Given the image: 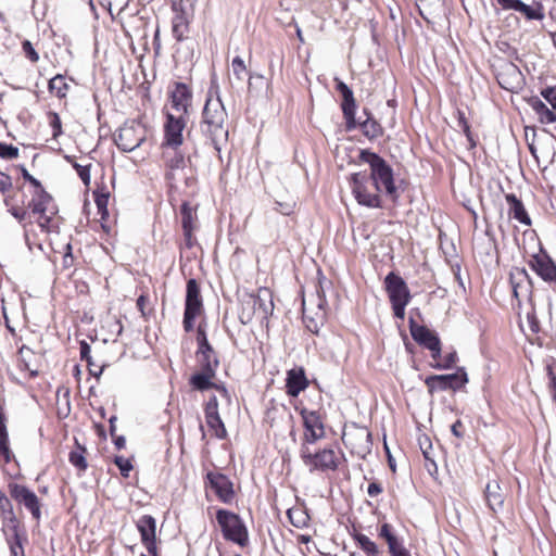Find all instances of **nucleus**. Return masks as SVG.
Here are the masks:
<instances>
[{"label":"nucleus","mask_w":556,"mask_h":556,"mask_svg":"<svg viewBox=\"0 0 556 556\" xmlns=\"http://www.w3.org/2000/svg\"><path fill=\"white\" fill-rule=\"evenodd\" d=\"M227 121L228 114L219 93L216 91L215 97L210 94L202 112L200 129L217 151H220V144L228 140Z\"/></svg>","instance_id":"f257e3e1"},{"label":"nucleus","mask_w":556,"mask_h":556,"mask_svg":"<svg viewBox=\"0 0 556 556\" xmlns=\"http://www.w3.org/2000/svg\"><path fill=\"white\" fill-rule=\"evenodd\" d=\"M359 160L367 163L370 167L368 177L371 187L377 192L384 191L391 199L397 198V191L394 184L393 169L384 159L369 150H361Z\"/></svg>","instance_id":"f03ea898"},{"label":"nucleus","mask_w":556,"mask_h":556,"mask_svg":"<svg viewBox=\"0 0 556 556\" xmlns=\"http://www.w3.org/2000/svg\"><path fill=\"white\" fill-rule=\"evenodd\" d=\"M384 287L394 316L399 319H404L405 308L412 300L407 283L401 276L391 271L384 278Z\"/></svg>","instance_id":"7ed1b4c3"},{"label":"nucleus","mask_w":556,"mask_h":556,"mask_svg":"<svg viewBox=\"0 0 556 556\" xmlns=\"http://www.w3.org/2000/svg\"><path fill=\"white\" fill-rule=\"evenodd\" d=\"M300 456L303 464L313 471H336L340 465V459L332 448H323L312 452L309 446L302 444Z\"/></svg>","instance_id":"20e7f679"},{"label":"nucleus","mask_w":556,"mask_h":556,"mask_svg":"<svg viewBox=\"0 0 556 556\" xmlns=\"http://www.w3.org/2000/svg\"><path fill=\"white\" fill-rule=\"evenodd\" d=\"M352 193L359 205L379 208L382 207V201L379 192L370 186V178L366 173H354L350 177Z\"/></svg>","instance_id":"39448f33"},{"label":"nucleus","mask_w":556,"mask_h":556,"mask_svg":"<svg viewBox=\"0 0 556 556\" xmlns=\"http://www.w3.org/2000/svg\"><path fill=\"white\" fill-rule=\"evenodd\" d=\"M342 441L351 453L359 458L364 459L371 452V432L366 427L356 424L346 426L342 433Z\"/></svg>","instance_id":"423d86ee"},{"label":"nucleus","mask_w":556,"mask_h":556,"mask_svg":"<svg viewBox=\"0 0 556 556\" xmlns=\"http://www.w3.org/2000/svg\"><path fill=\"white\" fill-rule=\"evenodd\" d=\"M216 520L226 540L232 541L241 546L248 542V531L238 515L219 509L216 513Z\"/></svg>","instance_id":"0eeeda50"},{"label":"nucleus","mask_w":556,"mask_h":556,"mask_svg":"<svg viewBox=\"0 0 556 556\" xmlns=\"http://www.w3.org/2000/svg\"><path fill=\"white\" fill-rule=\"evenodd\" d=\"M203 312V301L199 283L195 279H189L186 288V303L184 312V329L190 332L194 328V319Z\"/></svg>","instance_id":"6e6552de"},{"label":"nucleus","mask_w":556,"mask_h":556,"mask_svg":"<svg viewBox=\"0 0 556 556\" xmlns=\"http://www.w3.org/2000/svg\"><path fill=\"white\" fill-rule=\"evenodd\" d=\"M144 126L136 121L126 122L117 131L114 141L117 148L124 152H131L146 140Z\"/></svg>","instance_id":"1a4fd4ad"},{"label":"nucleus","mask_w":556,"mask_h":556,"mask_svg":"<svg viewBox=\"0 0 556 556\" xmlns=\"http://www.w3.org/2000/svg\"><path fill=\"white\" fill-rule=\"evenodd\" d=\"M325 304L326 300L320 295L319 291H317L316 296L312 295L308 299H303V319L306 328L312 333H318L324 324L326 318Z\"/></svg>","instance_id":"9d476101"},{"label":"nucleus","mask_w":556,"mask_h":556,"mask_svg":"<svg viewBox=\"0 0 556 556\" xmlns=\"http://www.w3.org/2000/svg\"><path fill=\"white\" fill-rule=\"evenodd\" d=\"M468 382V376L464 367L448 375H432L426 378L425 383L430 394L438 391L459 390Z\"/></svg>","instance_id":"9b49d317"},{"label":"nucleus","mask_w":556,"mask_h":556,"mask_svg":"<svg viewBox=\"0 0 556 556\" xmlns=\"http://www.w3.org/2000/svg\"><path fill=\"white\" fill-rule=\"evenodd\" d=\"M192 93L186 84L175 83L170 91V100L166 105V114L188 117V110L191 105Z\"/></svg>","instance_id":"f8f14e48"},{"label":"nucleus","mask_w":556,"mask_h":556,"mask_svg":"<svg viewBox=\"0 0 556 556\" xmlns=\"http://www.w3.org/2000/svg\"><path fill=\"white\" fill-rule=\"evenodd\" d=\"M188 117L174 114H166V123L164 125L163 149L178 148L184 142L182 131L187 125Z\"/></svg>","instance_id":"ddd939ff"},{"label":"nucleus","mask_w":556,"mask_h":556,"mask_svg":"<svg viewBox=\"0 0 556 556\" xmlns=\"http://www.w3.org/2000/svg\"><path fill=\"white\" fill-rule=\"evenodd\" d=\"M409 330L413 339L424 348L431 351L433 359L441 356V341L439 337L425 326H419L413 318L409 319Z\"/></svg>","instance_id":"4468645a"},{"label":"nucleus","mask_w":556,"mask_h":556,"mask_svg":"<svg viewBox=\"0 0 556 556\" xmlns=\"http://www.w3.org/2000/svg\"><path fill=\"white\" fill-rule=\"evenodd\" d=\"M9 491L11 497L14 498L18 504L24 505V507L30 511L35 520H40L41 504L38 496L31 490L22 484L11 483L9 485Z\"/></svg>","instance_id":"2eb2a0df"},{"label":"nucleus","mask_w":556,"mask_h":556,"mask_svg":"<svg viewBox=\"0 0 556 556\" xmlns=\"http://www.w3.org/2000/svg\"><path fill=\"white\" fill-rule=\"evenodd\" d=\"M300 414L305 428L304 441L302 444H306L308 446L309 444H314L318 440L323 439L325 437V428L319 413L303 408Z\"/></svg>","instance_id":"dca6fc26"},{"label":"nucleus","mask_w":556,"mask_h":556,"mask_svg":"<svg viewBox=\"0 0 556 556\" xmlns=\"http://www.w3.org/2000/svg\"><path fill=\"white\" fill-rule=\"evenodd\" d=\"M142 544L151 556H157L156 547V520L151 515L141 516L137 523Z\"/></svg>","instance_id":"f3484780"},{"label":"nucleus","mask_w":556,"mask_h":556,"mask_svg":"<svg viewBox=\"0 0 556 556\" xmlns=\"http://www.w3.org/2000/svg\"><path fill=\"white\" fill-rule=\"evenodd\" d=\"M52 202V197L45 190L42 186L33 190V198L28 202V208L34 214L39 215V225L45 228L48 227L51 218L47 215L49 205Z\"/></svg>","instance_id":"a211bd4d"},{"label":"nucleus","mask_w":556,"mask_h":556,"mask_svg":"<svg viewBox=\"0 0 556 556\" xmlns=\"http://www.w3.org/2000/svg\"><path fill=\"white\" fill-rule=\"evenodd\" d=\"M163 159L165 164V179L170 186L177 181V173L186 167L185 155L178 151V148L163 149Z\"/></svg>","instance_id":"6ab92c4d"},{"label":"nucleus","mask_w":556,"mask_h":556,"mask_svg":"<svg viewBox=\"0 0 556 556\" xmlns=\"http://www.w3.org/2000/svg\"><path fill=\"white\" fill-rule=\"evenodd\" d=\"M337 81V90L341 93L343 101H342V112L344 115V118L346 121V127L348 129L355 128L356 121H355V112H356V102L353 96L352 89L344 84L343 81L336 78Z\"/></svg>","instance_id":"aec40b11"},{"label":"nucleus","mask_w":556,"mask_h":556,"mask_svg":"<svg viewBox=\"0 0 556 556\" xmlns=\"http://www.w3.org/2000/svg\"><path fill=\"white\" fill-rule=\"evenodd\" d=\"M530 265L544 281L556 285V264L549 255L544 252L535 254L533 255Z\"/></svg>","instance_id":"412c9836"},{"label":"nucleus","mask_w":556,"mask_h":556,"mask_svg":"<svg viewBox=\"0 0 556 556\" xmlns=\"http://www.w3.org/2000/svg\"><path fill=\"white\" fill-rule=\"evenodd\" d=\"M206 478L211 488L224 503H230L233 498L232 482L223 473L208 472Z\"/></svg>","instance_id":"4be33fe9"},{"label":"nucleus","mask_w":556,"mask_h":556,"mask_svg":"<svg viewBox=\"0 0 556 556\" xmlns=\"http://www.w3.org/2000/svg\"><path fill=\"white\" fill-rule=\"evenodd\" d=\"M308 387V379L303 367H294L287 371V393L295 397Z\"/></svg>","instance_id":"5701e85b"},{"label":"nucleus","mask_w":556,"mask_h":556,"mask_svg":"<svg viewBox=\"0 0 556 556\" xmlns=\"http://www.w3.org/2000/svg\"><path fill=\"white\" fill-rule=\"evenodd\" d=\"M379 536L386 540L390 556H412L409 551L392 533L391 526L389 523H383L380 527Z\"/></svg>","instance_id":"b1692460"},{"label":"nucleus","mask_w":556,"mask_h":556,"mask_svg":"<svg viewBox=\"0 0 556 556\" xmlns=\"http://www.w3.org/2000/svg\"><path fill=\"white\" fill-rule=\"evenodd\" d=\"M0 514L3 522V530L9 529L17 536V519L13 506L7 495L0 492Z\"/></svg>","instance_id":"393cba45"},{"label":"nucleus","mask_w":556,"mask_h":556,"mask_svg":"<svg viewBox=\"0 0 556 556\" xmlns=\"http://www.w3.org/2000/svg\"><path fill=\"white\" fill-rule=\"evenodd\" d=\"M264 295L268 296L269 300L263 299L261 294L257 296H250L249 304L251 303L253 308V315L258 319H265L273 311V302L270 300L269 293L267 290L263 291Z\"/></svg>","instance_id":"a878e982"},{"label":"nucleus","mask_w":556,"mask_h":556,"mask_svg":"<svg viewBox=\"0 0 556 556\" xmlns=\"http://www.w3.org/2000/svg\"><path fill=\"white\" fill-rule=\"evenodd\" d=\"M505 495L501 490L500 483L497 480L490 481L485 486V500L489 507L496 511L502 508L504 503Z\"/></svg>","instance_id":"bb28decb"},{"label":"nucleus","mask_w":556,"mask_h":556,"mask_svg":"<svg viewBox=\"0 0 556 556\" xmlns=\"http://www.w3.org/2000/svg\"><path fill=\"white\" fill-rule=\"evenodd\" d=\"M528 279V273L525 268H516L510 274V283L513 288L514 296L520 301V298L525 296L529 291V286H523V282Z\"/></svg>","instance_id":"cd10ccee"},{"label":"nucleus","mask_w":556,"mask_h":556,"mask_svg":"<svg viewBox=\"0 0 556 556\" xmlns=\"http://www.w3.org/2000/svg\"><path fill=\"white\" fill-rule=\"evenodd\" d=\"M20 368L29 372V377L38 376V369L34 367L35 353L27 345H22L18 350Z\"/></svg>","instance_id":"c85d7f7f"},{"label":"nucleus","mask_w":556,"mask_h":556,"mask_svg":"<svg viewBox=\"0 0 556 556\" xmlns=\"http://www.w3.org/2000/svg\"><path fill=\"white\" fill-rule=\"evenodd\" d=\"M215 376L216 374H211L201 369L200 372H195L191 376L189 382L194 390L203 392L213 389L215 386V382H213Z\"/></svg>","instance_id":"c756f323"},{"label":"nucleus","mask_w":556,"mask_h":556,"mask_svg":"<svg viewBox=\"0 0 556 556\" xmlns=\"http://www.w3.org/2000/svg\"><path fill=\"white\" fill-rule=\"evenodd\" d=\"M506 201L510 204V212L515 219H517L523 225H531V219L527 214L522 202L519 199H517L515 194H506Z\"/></svg>","instance_id":"7c9ffc66"},{"label":"nucleus","mask_w":556,"mask_h":556,"mask_svg":"<svg viewBox=\"0 0 556 556\" xmlns=\"http://www.w3.org/2000/svg\"><path fill=\"white\" fill-rule=\"evenodd\" d=\"M367 118L359 123L363 134L369 139H376L383 135V128L381 125L374 119L366 111Z\"/></svg>","instance_id":"2f4dec72"},{"label":"nucleus","mask_w":556,"mask_h":556,"mask_svg":"<svg viewBox=\"0 0 556 556\" xmlns=\"http://www.w3.org/2000/svg\"><path fill=\"white\" fill-rule=\"evenodd\" d=\"M529 104L531 105L533 111L539 115L540 121L542 123L551 124L556 122V118L554 117L552 110L548 109L547 105L539 98L530 99Z\"/></svg>","instance_id":"473e14b6"},{"label":"nucleus","mask_w":556,"mask_h":556,"mask_svg":"<svg viewBox=\"0 0 556 556\" xmlns=\"http://www.w3.org/2000/svg\"><path fill=\"white\" fill-rule=\"evenodd\" d=\"M498 75H505V77L509 78L508 88H519L523 81L522 73L513 63H506Z\"/></svg>","instance_id":"72a5a7b5"},{"label":"nucleus","mask_w":556,"mask_h":556,"mask_svg":"<svg viewBox=\"0 0 556 556\" xmlns=\"http://www.w3.org/2000/svg\"><path fill=\"white\" fill-rule=\"evenodd\" d=\"M188 16L186 12H177L173 18V35L174 37L180 41L185 38V35L188 33Z\"/></svg>","instance_id":"f704fd0d"},{"label":"nucleus","mask_w":556,"mask_h":556,"mask_svg":"<svg viewBox=\"0 0 556 556\" xmlns=\"http://www.w3.org/2000/svg\"><path fill=\"white\" fill-rule=\"evenodd\" d=\"M515 11L521 13L529 21H542L544 18L543 5L541 3L528 5L521 1Z\"/></svg>","instance_id":"c9c22d12"},{"label":"nucleus","mask_w":556,"mask_h":556,"mask_svg":"<svg viewBox=\"0 0 556 556\" xmlns=\"http://www.w3.org/2000/svg\"><path fill=\"white\" fill-rule=\"evenodd\" d=\"M86 448L76 441V447L68 454L70 463L80 471H85L88 467L86 459Z\"/></svg>","instance_id":"e433bc0d"},{"label":"nucleus","mask_w":556,"mask_h":556,"mask_svg":"<svg viewBox=\"0 0 556 556\" xmlns=\"http://www.w3.org/2000/svg\"><path fill=\"white\" fill-rule=\"evenodd\" d=\"M197 359L202 370H205L211 374H216L217 368L219 366V361L215 351L210 354L197 353Z\"/></svg>","instance_id":"4c0bfd02"},{"label":"nucleus","mask_w":556,"mask_h":556,"mask_svg":"<svg viewBox=\"0 0 556 556\" xmlns=\"http://www.w3.org/2000/svg\"><path fill=\"white\" fill-rule=\"evenodd\" d=\"M355 541L358 543L361 548L368 555V556H378L380 554V548L378 545L371 541L367 535L362 533L354 534Z\"/></svg>","instance_id":"58836bf2"},{"label":"nucleus","mask_w":556,"mask_h":556,"mask_svg":"<svg viewBox=\"0 0 556 556\" xmlns=\"http://www.w3.org/2000/svg\"><path fill=\"white\" fill-rule=\"evenodd\" d=\"M49 90L51 93H54L58 98H65L68 85L65 81V78L62 75H56L49 81Z\"/></svg>","instance_id":"ea45409f"},{"label":"nucleus","mask_w":556,"mask_h":556,"mask_svg":"<svg viewBox=\"0 0 556 556\" xmlns=\"http://www.w3.org/2000/svg\"><path fill=\"white\" fill-rule=\"evenodd\" d=\"M205 420H206L208 428L214 431V434L218 439L226 438L227 431H226L225 425H224L219 414L205 416Z\"/></svg>","instance_id":"a19ab883"},{"label":"nucleus","mask_w":556,"mask_h":556,"mask_svg":"<svg viewBox=\"0 0 556 556\" xmlns=\"http://www.w3.org/2000/svg\"><path fill=\"white\" fill-rule=\"evenodd\" d=\"M287 515L290 519V522L296 528L305 527L309 519L308 515L301 508L288 509Z\"/></svg>","instance_id":"79ce46f5"},{"label":"nucleus","mask_w":556,"mask_h":556,"mask_svg":"<svg viewBox=\"0 0 556 556\" xmlns=\"http://www.w3.org/2000/svg\"><path fill=\"white\" fill-rule=\"evenodd\" d=\"M180 214H181V226L182 230H193V222L195 217V213L193 210L189 206L188 203H184L180 207Z\"/></svg>","instance_id":"37998d69"},{"label":"nucleus","mask_w":556,"mask_h":556,"mask_svg":"<svg viewBox=\"0 0 556 556\" xmlns=\"http://www.w3.org/2000/svg\"><path fill=\"white\" fill-rule=\"evenodd\" d=\"M418 444L426 460L435 467V463L433 459V448L430 438L427 434H420L418 437Z\"/></svg>","instance_id":"c03bdc74"},{"label":"nucleus","mask_w":556,"mask_h":556,"mask_svg":"<svg viewBox=\"0 0 556 556\" xmlns=\"http://www.w3.org/2000/svg\"><path fill=\"white\" fill-rule=\"evenodd\" d=\"M79 345H80L79 346V349H80V358L87 362L90 375H92L96 378H99L100 375L102 374V368H100L99 370H96V369L92 368V358H91V355H90V345L85 340L80 341Z\"/></svg>","instance_id":"a18cd8bd"},{"label":"nucleus","mask_w":556,"mask_h":556,"mask_svg":"<svg viewBox=\"0 0 556 556\" xmlns=\"http://www.w3.org/2000/svg\"><path fill=\"white\" fill-rule=\"evenodd\" d=\"M65 159L67 162L72 163L75 168L77 175L81 179L85 186H89L90 184V165H80L73 161L72 156L66 155Z\"/></svg>","instance_id":"49530a36"},{"label":"nucleus","mask_w":556,"mask_h":556,"mask_svg":"<svg viewBox=\"0 0 556 556\" xmlns=\"http://www.w3.org/2000/svg\"><path fill=\"white\" fill-rule=\"evenodd\" d=\"M434 365H432L435 369H450L452 368L456 362H457V354L455 351L447 353L445 356L439 358Z\"/></svg>","instance_id":"de8ad7c7"},{"label":"nucleus","mask_w":556,"mask_h":556,"mask_svg":"<svg viewBox=\"0 0 556 556\" xmlns=\"http://www.w3.org/2000/svg\"><path fill=\"white\" fill-rule=\"evenodd\" d=\"M94 202L98 207V212L101 214V217L104 218L108 215L109 193L94 192Z\"/></svg>","instance_id":"09e8293b"},{"label":"nucleus","mask_w":556,"mask_h":556,"mask_svg":"<svg viewBox=\"0 0 556 556\" xmlns=\"http://www.w3.org/2000/svg\"><path fill=\"white\" fill-rule=\"evenodd\" d=\"M417 5L419 8L420 14L425 15V13H432L434 9H437L441 0H416Z\"/></svg>","instance_id":"8fccbe9b"},{"label":"nucleus","mask_w":556,"mask_h":556,"mask_svg":"<svg viewBox=\"0 0 556 556\" xmlns=\"http://www.w3.org/2000/svg\"><path fill=\"white\" fill-rule=\"evenodd\" d=\"M0 156L7 160L16 159L18 156V148L0 142Z\"/></svg>","instance_id":"3c124183"},{"label":"nucleus","mask_w":556,"mask_h":556,"mask_svg":"<svg viewBox=\"0 0 556 556\" xmlns=\"http://www.w3.org/2000/svg\"><path fill=\"white\" fill-rule=\"evenodd\" d=\"M114 464L118 467L121 470V475L123 477H128L129 472L132 469V465L129 459L123 457V456H116L114 458Z\"/></svg>","instance_id":"603ef678"},{"label":"nucleus","mask_w":556,"mask_h":556,"mask_svg":"<svg viewBox=\"0 0 556 556\" xmlns=\"http://www.w3.org/2000/svg\"><path fill=\"white\" fill-rule=\"evenodd\" d=\"M231 67H232L233 74L237 76V78L242 80L243 75L247 70L244 61L240 56H236L231 61Z\"/></svg>","instance_id":"864d4df0"},{"label":"nucleus","mask_w":556,"mask_h":556,"mask_svg":"<svg viewBox=\"0 0 556 556\" xmlns=\"http://www.w3.org/2000/svg\"><path fill=\"white\" fill-rule=\"evenodd\" d=\"M22 49L25 55L33 62L36 63L39 60V54L34 49L31 42L29 40H24L22 42Z\"/></svg>","instance_id":"5fc2aeb1"},{"label":"nucleus","mask_w":556,"mask_h":556,"mask_svg":"<svg viewBox=\"0 0 556 556\" xmlns=\"http://www.w3.org/2000/svg\"><path fill=\"white\" fill-rule=\"evenodd\" d=\"M49 118H50V126L53 129V137L56 138L62 134L61 118H60L59 114L55 112H50Z\"/></svg>","instance_id":"6e6d98bb"},{"label":"nucleus","mask_w":556,"mask_h":556,"mask_svg":"<svg viewBox=\"0 0 556 556\" xmlns=\"http://www.w3.org/2000/svg\"><path fill=\"white\" fill-rule=\"evenodd\" d=\"M293 208H294V202H279V201L275 202L274 210L279 212L282 215L289 216L290 214H292Z\"/></svg>","instance_id":"4d7b16f0"},{"label":"nucleus","mask_w":556,"mask_h":556,"mask_svg":"<svg viewBox=\"0 0 556 556\" xmlns=\"http://www.w3.org/2000/svg\"><path fill=\"white\" fill-rule=\"evenodd\" d=\"M205 416L217 415L218 413V401L215 395L211 396L204 408Z\"/></svg>","instance_id":"13d9d810"},{"label":"nucleus","mask_w":556,"mask_h":556,"mask_svg":"<svg viewBox=\"0 0 556 556\" xmlns=\"http://www.w3.org/2000/svg\"><path fill=\"white\" fill-rule=\"evenodd\" d=\"M12 188V180L9 175L0 172V191L5 192Z\"/></svg>","instance_id":"bf43d9fd"},{"label":"nucleus","mask_w":556,"mask_h":556,"mask_svg":"<svg viewBox=\"0 0 556 556\" xmlns=\"http://www.w3.org/2000/svg\"><path fill=\"white\" fill-rule=\"evenodd\" d=\"M527 321L529 324L530 330L533 333L539 332L540 325H539V320L536 319V316H535L534 312H531V313L527 314Z\"/></svg>","instance_id":"052dcab7"},{"label":"nucleus","mask_w":556,"mask_h":556,"mask_svg":"<svg viewBox=\"0 0 556 556\" xmlns=\"http://www.w3.org/2000/svg\"><path fill=\"white\" fill-rule=\"evenodd\" d=\"M21 172H22L23 178L25 180H27L33 186L34 189L42 186L41 182L38 179H36L34 176H31L24 166L21 167Z\"/></svg>","instance_id":"680f3d73"},{"label":"nucleus","mask_w":556,"mask_h":556,"mask_svg":"<svg viewBox=\"0 0 556 556\" xmlns=\"http://www.w3.org/2000/svg\"><path fill=\"white\" fill-rule=\"evenodd\" d=\"M496 1L502 7L503 10H513V11H515L521 2V0H496Z\"/></svg>","instance_id":"e2e57ef3"},{"label":"nucleus","mask_w":556,"mask_h":556,"mask_svg":"<svg viewBox=\"0 0 556 556\" xmlns=\"http://www.w3.org/2000/svg\"><path fill=\"white\" fill-rule=\"evenodd\" d=\"M10 214L16 218L20 223L23 222L27 215V212L24 208L12 206L9 210Z\"/></svg>","instance_id":"0e129e2a"},{"label":"nucleus","mask_w":556,"mask_h":556,"mask_svg":"<svg viewBox=\"0 0 556 556\" xmlns=\"http://www.w3.org/2000/svg\"><path fill=\"white\" fill-rule=\"evenodd\" d=\"M382 485L378 482H371L367 488V493L369 496L375 497L382 493Z\"/></svg>","instance_id":"69168bd1"},{"label":"nucleus","mask_w":556,"mask_h":556,"mask_svg":"<svg viewBox=\"0 0 556 556\" xmlns=\"http://www.w3.org/2000/svg\"><path fill=\"white\" fill-rule=\"evenodd\" d=\"M206 340H207V337H206L205 329L202 326V324H200L198 329H197V342H198V345L201 344L202 342H205Z\"/></svg>","instance_id":"338daca9"},{"label":"nucleus","mask_w":556,"mask_h":556,"mask_svg":"<svg viewBox=\"0 0 556 556\" xmlns=\"http://www.w3.org/2000/svg\"><path fill=\"white\" fill-rule=\"evenodd\" d=\"M212 352H214V349L210 344L208 340H206L205 342H202L201 344L198 345L197 353H208L210 354Z\"/></svg>","instance_id":"774afa93"}]
</instances>
